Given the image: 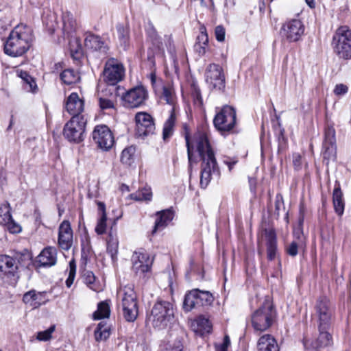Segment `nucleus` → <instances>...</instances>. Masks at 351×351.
<instances>
[{
	"mask_svg": "<svg viewBox=\"0 0 351 351\" xmlns=\"http://www.w3.org/2000/svg\"><path fill=\"white\" fill-rule=\"evenodd\" d=\"M66 109L73 117L82 116L80 114L84 110V101L77 93H72L67 98Z\"/></svg>",
	"mask_w": 351,
	"mask_h": 351,
	"instance_id": "4be33fe9",
	"label": "nucleus"
},
{
	"mask_svg": "<svg viewBox=\"0 0 351 351\" xmlns=\"http://www.w3.org/2000/svg\"><path fill=\"white\" fill-rule=\"evenodd\" d=\"M37 262L43 267H51L56 263V250L54 247L45 248L37 256Z\"/></svg>",
	"mask_w": 351,
	"mask_h": 351,
	"instance_id": "b1692460",
	"label": "nucleus"
},
{
	"mask_svg": "<svg viewBox=\"0 0 351 351\" xmlns=\"http://www.w3.org/2000/svg\"><path fill=\"white\" fill-rule=\"evenodd\" d=\"M46 292H37L36 290H30L23 296V301L32 308H38L47 302Z\"/></svg>",
	"mask_w": 351,
	"mask_h": 351,
	"instance_id": "412c9836",
	"label": "nucleus"
},
{
	"mask_svg": "<svg viewBox=\"0 0 351 351\" xmlns=\"http://www.w3.org/2000/svg\"><path fill=\"white\" fill-rule=\"evenodd\" d=\"M206 45H203L202 44L195 43L194 45V49L195 51H197L199 55H204L206 52L205 47Z\"/></svg>",
	"mask_w": 351,
	"mask_h": 351,
	"instance_id": "052dcab7",
	"label": "nucleus"
},
{
	"mask_svg": "<svg viewBox=\"0 0 351 351\" xmlns=\"http://www.w3.org/2000/svg\"><path fill=\"white\" fill-rule=\"evenodd\" d=\"M161 98L165 100L167 104L173 106L175 103V94L173 89L170 86L162 87Z\"/></svg>",
	"mask_w": 351,
	"mask_h": 351,
	"instance_id": "37998d69",
	"label": "nucleus"
},
{
	"mask_svg": "<svg viewBox=\"0 0 351 351\" xmlns=\"http://www.w3.org/2000/svg\"><path fill=\"white\" fill-rule=\"evenodd\" d=\"M193 141L202 161L199 184L202 188L205 189L210 182L212 175L219 176L220 171L207 134L197 132L193 136Z\"/></svg>",
	"mask_w": 351,
	"mask_h": 351,
	"instance_id": "f257e3e1",
	"label": "nucleus"
},
{
	"mask_svg": "<svg viewBox=\"0 0 351 351\" xmlns=\"http://www.w3.org/2000/svg\"><path fill=\"white\" fill-rule=\"evenodd\" d=\"M110 336V330L104 322L98 324L95 330V337L96 341H100L106 340Z\"/></svg>",
	"mask_w": 351,
	"mask_h": 351,
	"instance_id": "a19ab883",
	"label": "nucleus"
},
{
	"mask_svg": "<svg viewBox=\"0 0 351 351\" xmlns=\"http://www.w3.org/2000/svg\"><path fill=\"white\" fill-rule=\"evenodd\" d=\"M314 318L317 328H331L335 319V308L326 296L319 297L314 304Z\"/></svg>",
	"mask_w": 351,
	"mask_h": 351,
	"instance_id": "7ed1b4c3",
	"label": "nucleus"
},
{
	"mask_svg": "<svg viewBox=\"0 0 351 351\" xmlns=\"http://www.w3.org/2000/svg\"><path fill=\"white\" fill-rule=\"evenodd\" d=\"M175 109L173 107L168 119L165 121L163 128L162 136L165 141L167 140L173 133V128L176 123Z\"/></svg>",
	"mask_w": 351,
	"mask_h": 351,
	"instance_id": "2f4dec72",
	"label": "nucleus"
},
{
	"mask_svg": "<svg viewBox=\"0 0 351 351\" xmlns=\"http://www.w3.org/2000/svg\"><path fill=\"white\" fill-rule=\"evenodd\" d=\"M348 91V87L343 84H337L334 88V93L337 96L346 94Z\"/></svg>",
	"mask_w": 351,
	"mask_h": 351,
	"instance_id": "864d4df0",
	"label": "nucleus"
},
{
	"mask_svg": "<svg viewBox=\"0 0 351 351\" xmlns=\"http://www.w3.org/2000/svg\"><path fill=\"white\" fill-rule=\"evenodd\" d=\"M230 345V339L228 335H225L223 343L220 345H215L216 351H227Z\"/></svg>",
	"mask_w": 351,
	"mask_h": 351,
	"instance_id": "603ef678",
	"label": "nucleus"
},
{
	"mask_svg": "<svg viewBox=\"0 0 351 351\" xmlns=\"http://www.w3.org/2000/svg\"><path fill=\"white\" fill-rule=\"evenodd\" d=\"M110 309L106 301L101 302L97 305V310L93 313L94 319H101L110 316Z\"/></svg>",
	"mask_w": 351,
	"mask_h": 351,
	"instance_id": "e433bc0d",
	"label": "nucleus"
},
{
	"mask_svg": "<svg viewBox=\"0 0 351 351\" xmlns=\"http://www.w3.org/2000/svg\"><path fill=\"white\" fill-rule=\"evenodd\" d=\"M33 40L32 29L27 25H18L11 31L5 43L4 52L12 57L23 56L31 47Z\"/></svg>",
	"mask_w": 351,
	"mask_h": 351,
	"instance_id": "f03ea898",
	"label": "nucleus"
},
{
	"mask_svg": "<svg viewBox=\"0 0 351 351\" xmlns=\"http://www.w3.org/2000/svg\"><path fill=\"white\" fill-rule=\"evenodd\" d=\"M99 106L103 110L114 108V103L111 100L106 98H103L100 97L99 99Z\"/></svg>",
	"mask_w": 351,
	"mask_h": 351,
	"instance_id": "6e6d98bb",
	"label": "nucleus"
},
{
	"mask_svg": "<svg viewBox=\"0 0 351 351\" xmlns=\"http://www.w3.org/2000/svg\"><path fill=\"white\" fill-rule=\"evenodd\" d=\"M117 36L119 40L121 46L126 47L129 40V29L123 24H118L116 27Z\"/></svg>",
	"mask_w": 351,
	"mask_h": 351,
	"instance_id": "4c0bfd02",
	"label": "nucleus"
},
{
	"mask_svg": "<svg viewBox=\"0 0 351 351\" xmlns=\"http://www.w3.org/2000/svg\"><path fill=\"white\" fill-rule=\"evenodd\" d=\"M84 280L85 282L90 287V289L95 290V289L91 286L95 280V276L94 274L90 271H87L84 274Z\"/></svg>",
	"mask_w": 351,
	"mask_h": 351,
	"instance_id": "13d9d810",
	"label": "nucleus"
},
{
	"mask_svg": "<svg viewBox=\"0 0 351 351\" xmlns=\"http://www.w3.org/2000/svg\"><path fill=\"white\" fill-rule=\"evenodd\" d=\"M191 88H192V90H191L192 95H193L195 103V104L198 103L199 105H202V98L201 96L200 89L194 83L192 84Z\"/></svg>",
	"mask_w": 351,
	"mask_h": 351,
	"instance_id": "49530a36",
	"label": "nucleus"
},
{
	"mask_svg": "<svg viewBox=\"0 0 351 351\" xmlns=\"http://www.w3.org/2000/svg\"><path fill=\"white\" fill-rule=\"evenodd\" d=\"M213 123L215 128L221 132H230L236 123V112L230 106H224L215 115Z\"/></svg>",
	"mask_w": 351,
	"mask_h": 351,
	"instance_id": "1a4fd4ad",
	"label": "nucleus"
},
{
	"mask_svg": "<svg viewBox=\"0 0 351 351\" xmlns=\"http://www.w3.org/2000/svg\"><path fill=\"white\" fill-rule=\"evenodd\" d=\"M124 75L125 69L118 60L110 58L106 62L103 76L108 85H116L123 79Z\"/></svg>",
	"mask_w": 351,
	"mask_h": 351,
	"instance_id": "9d476101",
	"label": "nucleus"
},
{
	"mask_svg": "<svg viewBox=\"0 0 351 351\" xmlns=\"http://www.w3.org/2000/svg\"><path fill=\"white\" fill-rule=\"evenodd\" d=\"M335 51L340 58L351 59V31L346 26L337 29L333 36Z\"/></svg>",
	"mask_w": 351,
	"mask_h": 351,
	"instance_id": "423d86ee",
	"label": "nucleus"
},
{
	"mask_svg": "<svg viewBox=\"0 0 351 351\" xmlns=\"http://www.w3.org/2000/svg\"><path fill=\"white\" fill-rule=\"evenodd\" d=\"M195 291H193V290L190 291L185 295L184 302H183V308L184 311L189 312L191 311L193 308H198L197 304H196V298L194 295Z\"/></svg>",
	"mask_w": 351,
	"mask_h": 351,
	"instance_id": "ea45409f",
	"label": "nucleus"
},
{
	"mask_svg": "<svg viewBox=\"0 0 351 351\" xmlns=\"http://www.w3.org/2000/svg\"><path fill=\"white\" fill-rule=\"evenodd\" d=\"M98 209L99 210L102 212L101 216H106V205L104 202H97Z\"/></svg>",
	"mask_w": 351,
	"mask_h": 351,
	"instance_id": "338daca9",
	"label": "nucleus"
},
{
	"mask_svg": "<svg viewBox=\"0 0 351 351\" xmlns=\"http://www.w3.org/2000/svg\"><path fill=\"white\" fill-rule=\"evenodd\" d=\"M302 156L298 153H294L293 154V165L296 171H299L302 168Z\"/></svg>",
	"mask_w": 351,
	"mask_h": 351,
	"instance_id": "4d7b16f0",
	"label": "nucleus"
},
{
	"mask_svg": "<svg viewBox=\"0 0 351 351\" xmlns=\"http://www.w3.org/2000/svg\"><path fill=\"white\" fill-rule=\"evenodd\" d=\"M143 196L145 197V200H150L152 196V193L149 189H143L141 190Z\"/></svg>",
	"mask_w": 351,
	"mask_h": 351,
	"instance_id": "69168bd1",
	"label": "nucleus"
},
{
	"mask_svg": "<svg viewBox=\"0 0 351 351\" xmlns=\"http://www.w3.org/2000/svg\"><path fill=\"white\" fill-rule=\"evenodd\" d=\"M132 199L136 200V201H143L145 200V197L143 196V194L141 191H138L135 193L131 194Z\"/></svg>",
	"mask_w": 351,
	"mask_h": 351,
	"instance_id": "680f3d73",
	"label": "nucleus"
},
{
	"mask_svg": "<svg viewBox=\"0 0 351 351\" xmlns=\"http://www.w3.org/2000/svg\"><path fill=\"white\" fill-rule=\"evenodd\" d=\"M257 346L258 351H278L276 340L269 335L260 337Z\"/></svg>",
	"mask_w": 351,
	"mask_h": 351,
	"instance_id": "bb28decb",
	"label": "nucleus"
},
{
	"mask_svg": "<svg viewBox=\"0 0 351 351\" xmlns=\"http://www.w3.org/2000/svg\"><path fill=\"white\" fill-rule=\"evenodd\" d=\"M69 50L71 57L76 60L83 56V50L79 39L75 38L69 40Z\"/></svg>",
	"mask_w": 351,
	"mask_h": 351,
	"instance_id": "72a5a7b5",
	"label": "nucleus"
},
{
	"mask_svg": "<svg viewBox=\"0 0 351 351\" xmlns=\"http://www.w3.org/2000/svg\"><path fill=\"white\" fill-rule=\"evenodd\" d=\"M215 34L217 40H218L219 42H222L224 40L226 32L223 26H217L215 27Z\"/></svg>",
	"mask_w": 351,
	"mask_h": 351,
	"instance_id": "5fc2aeb1",
	"label": "nucleus"
},
{
	"mask_svg": "<svg viewBox=\"0 0 351 351\" xmlns=\"http://www.w3.org/2000/svg\"><path fill=\"white\" fill-rule=\"evenodd\" d=\"M106 216H101L99 220L97 226L95 227V232L98 234H102L105 232L106 228Z\"/></svg>",
	"mask_w": 351,
	"mask_h": 351,
	"instance_id": "de8ad7c7",
	"label": "nucleus"
},
{
	"mask_svg": "<svg viewBox=\"0 0 351 351\" xmlns=\"http://www.w3.org/2000/svg\"><path fill=\"white\" fill-rule=\"evenodd\" d=\"M93 138L98 147L104 150L110 149L114 143L112 132L105 125H97L95 128L93 132Z\"/></svg>",
	"mask_w": 351,
	"mask_h": 351,
	"instance_id": "2eb2a0df",
	"label": "nucleus"
},
{
	"mask_svg": "<svg viewBox=\"0 0 351 351\" xmlns=\"http://www.w3.org/2000/svg\"><path fill=\"white\" fill-rule=\"evenodd\" d=\"M298 242L293 241L290 244L287 246V252L289 256H295L298 251Z\"/></svg>",
	"mask_w": 351,
	"mask_h": 351,
	"instance_id": "09e8293b",
	"label": "nucleus"
},
{
	"mask_svg": "<svg viewBox=\"0 0 351 351\" xmlns=\"http://www.w3.org/2000/svg\"><path fill=\"white\" fill-rule=\"evenodd\" d=\"M8 230L12 234L19 233L21 231V226L16 223L13 219L10 221L8 225L6 226Z\"/></svg>",
	"mask_w": 351,
	"mask_h": 351,
	"instance_id": "3c124183",
	"label": "nucleus"
},
{
	"mask_svg": "<svg viewBox=\"0 0 351 351\" xmlns=\"http://www.w3.org/2000/svg\"><path fill=\"white\" fill-rule=\"evenodd\" d=\"M17 73L18 75L24 82V88L29 92H36L37 90V85L34 78L26 71H17Z\"/></svg>",
	"mask_w": 351,
	"mask_h": 351,
	"instance_id": "473e14b6",
	"label": "nucleus"
},
{
	"mask_svg": "<svg viewBox=\"0 0 351 351\" xmlns=\"http://www.w3.org/2000/svg\"><path fill=\"white\" fill-rule=\"evenodd\" d=\"M185 139H186V147H187L188 158H189V163H191V158H192V155H193L192 151H191V143H190L189 138L188 136H186Z\"/></svg>",
	"mask_w": 351,
	"mask_h": 351,
	"instance_id": "e2e57ef3",
	"label": "nucleus"
},
{
	"mask_svg": "<svg viewBox=\"0 0 351 351\" xmlns=\"http://www.w3.org/2000/svg\"><path fill=\"white\" fill-rule=\"evenodd\" d=\"M319 335L318 337L311 341L304 339V346L306 349H313L316 351H322L332 345V337L329 330L330 328H317Z\"/></svg>",
	"mask_w": 351,
	"mask_h": 351,
	"instance_id": "4468645a",
	"label": "nucleus"
},
{
	"mask_svg": "<svg viewBox=\"0 0 351 351\" xmlns=\"http://www.w3.org/2000/svg\"><path fill=\"white\" fill-rule=\"evenodd\" d=\"M157 219L155 221L154 228L152 234L156 233L158 230L163 229L173 219V213L171 210H165L157 213Z\"/></svg>",
	"mask_w": 351,
	"mask_h": 351,
	"instance_id": "a878e982",
	"label": "nucleus"
},
{
	"mask_svg": "<svg viewBox=\"0 0 351 351\" xmlns=\"http://www.w3.org/2000/svg\"><path fill=\"white\" fill-rule=\"evenodd\" d=\"M60 79L66 84L76 83L80 80L79 74L73 69H66L60 74Z\"/></svg>",
	"mask_w": 351,
	"mask_h": 351,
	"instance_id": "58836bf2",
	"label": "nucleus"
},
{
	"mask_svg": "<svg viewBox=\"0 0 351 351\" xmlns=\"http://www.w3.org/2000/svg\"><path fill=\"white\" fill-rule=\"evenodd\" d=\"M283 203L282 197L280 195H277L276 197L275 202V207L276 210L278 211L280 210V205Z\"/></svg>",
	"mask_w": 351,
	"mask_h": 351,
	"instance_id": "0e129e2a",
	"label": "nucleus"
},
{
	"mask_svg": "<svg viewBox=\"0 0 351 351\" xmlns=\"http://www.w3.org/2000/svg\"><path fill=\"white\" fill-rule=\"evenodd\" d=\"M266 237L267 255L269 261L274 260L277 255L276 234L274 230H265Z\"/></svg>",
	"mask_w": 351,
	"mask_h": 351,
	"instance_id": "393cba45",
	"label": "nucleus"
},
{
	"mask_svg": "<svg viewBox=\"0 0 351 351\" xmlns=\"http://www.w3.org/2000/svg\"><path fill=\"white\" fill-rule=\"evenodd\" d=\"M132 261L133 271L140 276L150 271L153 263L148 254L140 252H134Z\"/></svg>",
	"mask_w": 351,
	"mask_h": 351,
	"instance_id": "a211bd4d",
	"label": "nucleus"
},
{
	"mask_svg": "<svg viewBox=\"0 0 351 351\" xmlns=\"http://www.w3.org/2000/svg\"><path fill=\"white\" fill-rule=\"evenodd\" d=\"M63 32L69 36L76 28V23L72 15L69 13L64 14L62 16Z\"/></svg>",
	"mask_w": 351,
	"mask_h": 351,
	"instance_id": "c9c22d12",
	"label": "nucleus"
},
{
	"mask_svg": "<svg viewBox=\"0 0 351 351\" xmlns=\"http://www.w3.org/2000/svg\"><path fill=\"white\" fill-rule=\"evenodd\" d=\"M76 274V264L74 260L69 262V276L66 280V285L67 287H71L73 283Z\"/></svg>",
	"mask_w": 351,
	"mask_h": 351,
	"instance_id": "a18cd8bd",
	"label": "nucleus"
},
{
	"mask_svg": "<svg viewBox=\"0 0 351 351\" xmlns=\"http://www.w3.org/2000/svg\"><path fill=\"white\" fill-rule=\"evenodd\" d=\"M147 97L146 89L136 86L130 89L122 97L123 106L128 108H138L143 105Z\"/></svg>",
	"mask_w": 351,
	"mask_h": 351,
	"instance_id": "f8f14e48",
	"label": "nucleus"
},
{
	"mask_svg": "<svg viewBox=\"0 0 351 351\" xmlns=\"http://www.w3.org/2000/svg\"><path fill=\"white\" fill-rule=\"evenodd\" d=\"M119 247V241L116 235H114L110 231L108 234L107 241V252L110 254L111 258L113 262L116 261L117 258Z\"/></svg>",
	"mask_w": 351,
	"mask_h": 351,
	"instance_id": "c756f323",
	"label": "nucleus"
},
{
	"mask_svg": "<svg viewBox=\"0 0 351 351\" xmlns=\"http://www.w3.org/2000/svg\"><path fill=\"white\" fill-rule=\"evenodd\" d=\"M205 30V27L201 28L200 34L197 37V43L202 44L203 45H207L208 43V37Z\"/></svg>",
	"mask_w": 351,
	"mask_h": 351,
	"instance_id": "8fccbe9b",
	"label": "nucleus"
},
{
	"mask_svg": "<svg viewBox=\"0 0 351 351\" xmlns=\"http://www.w3.org/2000/svg\"><path fill=\"white\" fill-rule=\"evenodd\" d=\"M86 121L84 116L72 117L64 127V136L70 142L80 143L82 141L84 138Z\"/></svg>",
	"mask_w": 351,
	"mask_h": 351,
	"instance_id": "0eeeda50",
	"label": "nucleus"
},
{
	"mask_svg": "<svg viewBox=\"0 0 351 351\" xmlns=\"http://www.w3.org/2000/svg\"><path fill=\"white\" fill-rule=\"evenodd\" d=\"M0 276L10 278L13 284L19 278L18 263L12 256L0 255Z\"/></svg>",
	"mask_w": 351,
	"mask_h": 351,
	"instance_id": "dca6fc26",
	"label": "nucleus"
},
{
	"mask_svg": "<svg viewBox=\"0 0 351 351\" xmlns=\"http://www.w3.org/2000/svg\"><path fill=\"white\" fill-rule=\"evenodd\" d=\"M84 45L86 48L93 51L106 53L108 49V45L99 36L94 34H88L84 40Z\"/></svg>",
	"mask_w": 351,
	"mask_h": 351,
	"instance_id": "5701e85b",
	"label": "nucleus"
},
{
	"mask_svg": "<svg viewBox=\"0 0 351 351\" xmlns=\"http://www.w3.org/2000/svg\"><path fill=\"white\" fill-rule=\"evenodd\" d=\"M225 163L228 166L229 170L231 171L234 165L237 163V160L226 161Z\"/></svg>",
	"mask_w": 351,
	"mask_h": 351,
	"instance_id": "774afa93",
	"label": "nucleus"
},
{
	"mask_svg": "<svg viewBox=\"0 0 351 351\" xmlns=\"http://www.w3.org/2000/svg\"><path fill=\"white\" fill-rule=\"evenodd\" d=\"M174 315L173 304L165 300H158L153 306L148 317L154 328H164Z\"/></svg>",
	"mask_w": 351,
	"mask_h": 351,
	"instance_id": "39448f33",
	"label": "nucleus"
},
{
	"mask_svg": "<svg viewBox=\"0 0 351 351\" xmlns=\"http://www.w3.org/2000/svg\"><path fill=\"white\" fill-rule=\"evenodd\" d=\"M194 330L200 335H204L211 332L212 324L208 319L199 316L196 319L195 325L193 324Z\"/></svg>",
	"mask_w": 351,
	"mask_h": 351,
	"instance_id": "c85d7f7f",
	"label": "nucleus"
},
{
	"mask_svg": "<svg viewBox=\"0 0 351 351\" xmlns=\"http://www.w3.org/2000/svg\"><path fill=\"white\" fill-rule=\"evenodd\" d=\"M122 298L123 315L125 319L129 322H134L138 314L136 295L130 287H125L123 289Z\"/></svg>",
	"mask_w": 351,
	"mask_h": 351,
	"instance_id": "6e6552de",
	"label": "nucleus"
},
{
	"mask_svg": "<svg viewBox=\"0 0 351 351\" xmlns=\"http://www.w3.org/2000/svg\"><path fill=\"white\" fill-rule=\"evenodd\" d=\"M195 291L194 293L196 298V304L198 306L210 305L213 302V297L209 291H200L199 289H193Z\"/></svg>",
	"mask_w": 351,
	"mask_h": 351,
	"instance_id": "7c9ffc66",
	"label": "nucleus"
},
{
	"mask_svg": "<svg viewBox=\"0 0 351 351\" xmlns=\"http://www.w3.org/2000/svg\"><path fill=\"white\" fill-rule=\"evenodd\" d=\"M206 82L210 88L222 90L225 88V76L222 68L216 64H210L206 69Z\"/></svg>",
	"mask_w": 351,
	"mask_h": 351,
	"instance_id": "ddd939ff",
	"label": "nucleus"
},
{
	"mask_svg": "<svg viewBox=\"0 0 351 351\" xmlns=\"http://www.w3.org/2000/svg\"><path fill=\"white\" fill-rule=\"evenodd\" d=\"M304 26L298 19H293L283 25L282 32L284 36L291 42L298 41L303 35Z\"/></svg>",
	"mask_w": 351,
	"mask_h": 351,
	"instance_id": "6ab92c4d",
	"label": "nucleus"
},
{
	"mask_svg": "<svg viewBox=\"0 0 351 351\" xmlns=\"http://www.w3.org/2000/svg\"><path fill=\"white\" fill-rule=\"evenodd\" d=\"M56 326L52 325L44 331L37 332L36 339L40 341H47L51 339V335L55 331Z\"/></svg>",
	"mask_w": 351,
	"mask_h": 351,
	"instance_id": "c03bdc74",
	"label": "nucleus"
},
{
	"mask_svg": "<svg viewBox=\"0 0 351 351\" xmlns=\"http://www.w3.org/2000/svg\"><path fill=\"white\" fill-rule=\"evenodd\" d=\"M136 154V147L129 146L125 148L121 153V161L123 164L130 166L134 162Z\"/></svg>",
	"mask_w": 351,
	"mask_h": 351,
	"instance_id": "f704fd0d",
	"label": "nucleus"
},
{
	"mask_svg": "<svg viewBox=\"0 0 351 351\" xmlns=\"http://www.w3.org/2000/svg\"><path fill=\"white\" fill-rule=\"evenodd\" d=\"M276 315V313L272 304L269 300H266L263 305L252 314V327L256 331L263 332L271 326Z\"/></svg>",
	"mask_w": 351,
	"mask_h": 351,
	"instance_id": "20e7f679",
	"label": "nucleus"
},
{
	"mask_svg": "<svg viewBox=\"0 0 351 351\" xmlns=\"http://www.w3.org/2000/svg\"><path fill=\"white\" fill-rule=\"evenodd\" d=\"M323 162L328 165L337 158V146L335 130L332 126H328L324 132V139L322 147Z\"/></svg>",
	"mask_w": 351,
	"mask_h": 351,
	"instance_id": "9b49d317",
	"label": "nucleus"
},
{
	"mask_svg": "<svg viewBox=\"0 0 351 351\" xmlns=\"http://www.w3.org/2000/svg\"><path fill=\"white\" fill-rule=\"evenodd\" d=\"M12 219V215L10 211L8 210L3 215H0V224L6 227Z\"/></svg>",
	"mask_w": 351,
	"mask_h": 351,
	"instance_id": "bf43d9fd",
	"label": "nucleus"
},
{
	"mask_svg": "<svg viewBox=\"0 0 351 351\" xmlns=\"http://www.w3.org/2000/svg\"><path fill=\"white\" fill-rule=\"evenodd\" d=\"M136 134L145 137L154 133L155 125L152 117L144 112H138L135 116Z\"/></svg>",
	"mask_w": 351,
	"mask_h": 351,
	"instance_id": "f3484780",
	"label": "nucleus"
},
{
	"mask_svg": "<svg viewBox=\"0 0 351 351\" xmlns=\"http://www.w3.org/2000/svg\"><path fill=\"white\" fill-rule=\"evenodd\" d=\"M58 244L64 250H69L73 244V230L69 221H63L59 227Z\"/></svg>",
	"mask_w": 351,
	"mask_h": 351,
	"instance_id": "aec40b11",
	"label": "nucleus"
},
{
	"mask_svg": "<svg viewBox=\"0 0 351 351\" xmlns=\"http://www.w3.org/2000/svg\"><path fill=\"white\" fill-rule=\"evenodd\" d=\"M12 257L16 259V262L18 263V269L19 266L25 267L31 263V255L27 250H25L23 252L16 253Z\"/></svg>",
	"mask_w": 351,
	"mask_h": 351,
	"instance_id": "79ce46f5",
	"label": "nucleus"
},
{
	"mask_svg": "<svg viewBox=\"0 0 351 351\" xmlns=\"http://www.w3.org/2000/svg\"><path fill=\"white\" fill-rule=\"evenodd\" d=\"M332 202L335 213L339 216H341L344 212L345 202L343 197V193L339 184L334 189Z\"/></svg>",
	"mask_w": 351,
	"mask_h": 351,
	"instance_id": "cd10ccee",
	"label": "nucleus"
}]
</instances>
